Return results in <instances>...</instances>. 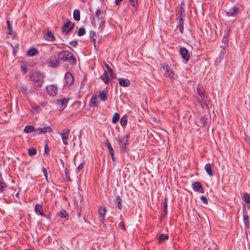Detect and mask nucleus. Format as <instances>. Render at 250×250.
<instances>
[{
	"mask_svg": "<svg viewBox=\"0 0 250 250\" xmlns=\"http://www.w3.org/2000/svg\"><path fill=\"white\" fill-rule=\"evenodd\" d=\"M99 97L102 101H105L107 99V92L104 91L100 92L99 94Z\"/></svg>",
	"mask_w": 250,
	"mask_h": 250,
	"instance_id": "b1692460",
	"label": "nucleus"
},
{
	"mask_svg": "<svg viewBox=\"0 0 250 250\" xmlns=\"http://www.w3.org/2000/svg\"><path fill=\"white\" fill-rule=\"evenodd\" d=\"M180 23L184 25V21L182 18H180L179 19V24H180Z\"/></svg>",
	"mask_w": 250,
	"mask_h": 250,
	"instance_id": "13d9d810",
	"label": "nucleus"
},
{
	"mask_svg": "<svg viewBox=\"0 0 250 250\" xmlns=\"http://www.w3.org/2000/svg\"><path fill=\"white\" fill-rule=\"evenodd\" d=\"M48 151H49V149L47 146V144H46L45 147H44V154L46 155H49V153Z\"/></svg>",
	"mask_w": 250,
	"mask_h": 250,
	"instance_id": "79ce46f5",
	"label": "nucleus"
},
{
	"mask_svg": "<svg viewBox=\"0 0 250 250\" xmlns=\"http://www.w3.org/2000/svg\"><path fill=\"white\" fill-rule=\"evenodd\" d=\"M104 66L107 69V71L109 72L110 75L111 76V78H114V72L113 70L111 69V68L110 67V66L106 63L104 64Z\"/></svg>",
	"mask_w": 250,
	"mask_h": 250,
	"instance_id": "7c9ffc66",
	"label": "nucleus"
},
{
	"mask_svg": "<svg viewBox=\"0 0 250 250\" xmlns=\"http://www.w3.org/2000/svg\"><path fill=\"white\" fill-rule=\"evenodd\" d=\"M106 212V209L105 208L102 207L99 208V214L101 218L100 219L101 221H103V220L104 219V216L105 215Z\"/></svg>",
	"mask_w": 250,
	"mask_h": 250,
	"instance_id": "6ab92c4d",
	"label": "nucleus"
},
{
	"mask_svg": "<svg viewBox=\"0 0 250 250\" xmlns=\"http://www.w3.org/2000/svg\"><path fill=\"white\" fill-rule=\"evenodd\" d=\"M68 100L66 98L62 99L57 101V106L60 110H63L67 106Z\"/></svg>",
	"mask_w": 250,
	"mask_h": 250,
	"instance_id": "6e6552de",
	"label": "nucleus"
},
{
	"mask_svg": "<svg viewBox=\"0 0 250 250\" xmlns=\"http://www.w3.org/2000/svg\"><path fill=\"white\" fill-rule=\"evenodd\" d=\"M95 32L94 31H90V37L91 38L93 39L94 41V36H95Z\"/></svg>",
	"mask_w": 250,
	"mask_h": 250,
	"instance_id": "8fccbe9b",
	"label": "nucleus"
},
{
	"mask_svg": "<svg viewBox=\"0 0 250 250\" xmlns=\"http://www.w3.org/2000/svg\"><path fill=\"white\" fill-rule=\"evenodd\" d=\"M167 199H164V212L165 213V215H166L167 213Z\"/></svg>",
	"mask_w": 250,
	"mask_h": 250,
	"instance_id": "4c0bfd02",
	"label": "nucleus"
},
{
	"mask_svg": "<svg viewBox=\"0 0 250 250\" xmlns=\"http://www.w3.org/2000/svg\"><path fill=\"white\" fill-rule=\"evenodd\" d=\"M239 12V8L238 7L233 6L226 11V14L229 17H234L237 15Z\"/></svg>",
	"mask_w": 250,
	"mask_h": 250,
	"instance_id": "0eeeda50",
	"label": "nucleus"
},
{
	"mask_svg": "<svg viewBox=\"0 0 250 250\" xmlns=\"http://www.w3.org/2000/svg\"><path fill=\"white\" fill-rule=\"evenodd\" d=\"M60 135L62 137L63 143L65 145H67L68 144V137L69 135V130L67 129L64 131V132H62L60 133Z\"/></svg>",
	"mask_w": 250,
	"mask_h": 250,
	"instance_id": "f8f14e48",
	"label": "nucleus"
},
{
	"mask_svg": "<svg viewBox=\"0 0 250 250\" xmlns=\"http://www.w3.org/2000/svg\"><path fill=\"white\" fill-rule=\"evenodd\" d=\"M243 220L244 221H249V216L247 215H244Z\"/></svg>",
	"mask_w": 250,
	"mask_h": 250,
	"instance_id": "864d4df0",
	"label": "nucleus"
},
{
	"mask_svg": "<svg viewBox=\"0 0 250 250\" xmlns=\"http://www.w3.org/2000/svg\"><path fill=\"white\" fill-rule=\"evenodd\" d=\"M207 119L204 117H202L198 122V125L201 127H204L207 124Z\"/></svg>",
	"mask_w": 250,
	"mask_h": 250,
	"instance_id": "a878e982",
	"label": "nucleus"
},
{
	"mask_svg": "<svg viewBox=\"0 0 250 250\" xmlns=\"http://www.w3.org/2000/svg\"><path fill=\"white\" fill-rule=\"evenodd\" d=\"M114 203L117 205L118 208H119L120 209H122V200L121 198L119 197V196L118 195L116 197Z\"/></svg>",
	"mask_w": 250,
	"mask_h": 250,
	"instance_id": "5701e85b",
	"label": "nucleus"
},
{
	"mask_svg": "<svg viewBox=\"0 0 250 250\" xmlns=\"http://www.w3.org/2000/svg\"><path fill=\"white\" fill-rule=\"evenodd\" d=\"M101 79L105 83L107 84L113 78H111V76L109 74H108L107 71H104V73L101 75Z\"/></svg>",
	"mask_w": 250,
	"mask_h": 250,
	"instance_id": "9b49d317",
	"label": "nucleus"
},
{
	"mask_svg": "<svg viewBox=\"0 0 250 250\" xmlns=\"http://www.w3.org/2000/svg\"><path fill=\"white\" fill-rule=\"evenodd\" d=\"M7 186L3 181L0 182V192H3L6 188Z\"/></svg>",
	"mask_w": 250,
	"mask_h": 250,
	"instance_id": "72a5a7b5",
	"label": "nucleus"
},
{
	"mask_svg": "<svg viewBox=\"0 0 250 250\" xmlns=\"http://www.w3.org/2000/svg\"><path fill=\"white\" fill-rule=\"evenodd\" d=\"M104 21L102 20H100V24L99 25V29L102 31L104 27Z\"/></svg>",
	"mask_w": 250,
	"mask_h": 250,
	"instance_id": "ea45409f",
	"label": "nucleus"
},
{
	"mask_svg": "<svg viewBox=\"0 0 250 250\" xmlns=\"http://www.w3.org/2000/svg\"><path fill=\"white\" fill-rule=\"evenodd\" d=\"M118 81L120 85L122 86L127 87L130 84V82L128 79H124L122 78L118 79Z\"/></svg>",
	"mask_w": 250,
	"mask_h": 250,
	"instance_id": "f3484780",
	"label": "nucleus"
},
{
	"mask_svg": "<svg viewBox=\"0 0 250 250\" xmlns=\"http://www.w3.org/2000/svg\"><path fill=\"white\" fill-rule=\"evenodd\" d=\"M39 54L38 50L35 47H32L30 48L27 51V55L29 56H34Z\"/></svg>",
	"mask_w": 250,
	"mask_h": 250,
	"instance_id": "4be33fe9",
	"label": "nucleus"
},
{
	"mask_svg": "<svg viewBox=\"0 0 250 250\" xmlns=\"http://www.w3.org/2000/svg\"><path fill=\"white\" fill-rule=\"evenodd\" d=\"M128 135L124 136L121 139H119V144L120 145L122 154L126 155L125 146L128 144Z\"/></svg>",
	"mask_w": 250,
	"mask_h": 250,
	"instance_id": "20e7f679",
	"label": "nucleus"
},
{
	"mask_svg": "<svg viewBox=\"0 0 250 250\" xmlns=\"http://www.w3.org/2000/svg\"><path fill=\"white\" fill-rule=\"evenodd\" d=\"M74 25L73 23H72L70 21L67 20L66 22L62 27V32L65 34L68 33L74 27Z\"/></svg>",
	"mask_w": 250,
	"mask_h": 250,
	"instance_id": "39448f33",
	"label": "nucleus"
},
{
	"mask_svg": "<svg viewBox=\"0 0 250 250\" xmlns=\"http://www.w3.org/2000/svg\"><path fill=\"white\" fill-rule=\"evenodd\" d=\"M244 221V225L246 228H249V221Z\"/></svg>",
	"mask_w": 250,
	"mask_h": 250,
	"instance_id": "603ef678",
	"label": "nucleus"
},
{
	"mask_svg": "<svg viewBox=\"0 0 250 250\" xmlns=\"http://www.w3.org/2000/svg\"><path fill=\"white\" fill-rule=\"evenodd\" d=\"M132 6L135 7L138 3V0H129Z\"/></svg>",
	"mask_w": 250,
	"mask_h": 250,
	"instance_id": "a19ab883",
	"label": "nucleus"
},
{
	"mask_svg": "<svg viewBox=\"0 0 250 250\" xmlns=\"http://www.w3.org/2000/svg\"><path fill=\"white\" fill-rule=\"evenodd\" d=\"M29 155H34L36 154L37 150L34 148H30L28 150Z\"/></svg>",
	"mask_w": 250,
	"mask_h": 250,
	"instance_id": "e433bc0d",
	"label": "nucleus"
},
{
	"mask_svg": "<svg viewBox=\"0 0 250 250\" xmlns=\"http://www.w3.org/2000/svg\"><path fill=\"white\" fill-rule=\"evenodd\" d=\"M65 83L67 86L71 85L74 82V78L71 73L68 72L66 73L64 77Z\"/></svg>",
	"mask_w": 250,
	"mask_h": 250,
	"instance_id": "9d476101",
	"label": "nucleus"
},
{
	"mask_svg": "<svg viewBox=\"0 0 250 250\" xmlns=\"http://www.w3.org/2000/svg\"><path fill=\"white\" fill-rule=\"evenodd\" d=\"M44 38L49 41H53L55 40L54 36L51 32H48Z\"/></svg>",
	"mask_w": 250,
	"mask_h": 250,
	"instance_id": "bb28decb",
	"label": "nucleus"
},
{
	"mask_svg": "<svg viewBox=\"0 0 250 250\" xmlns=\"http://www.w3.org/2000/svg\"><path fill=\"white\" fill-rule=\"evenodd\" d=\"M119 118H120L119 114L118 113H115L114 114L112 119V123L113 124H115L116 123H117L118 121Z\"/></svg>",
	"mask_w": 250,
	"mask_h": 250,
	"instance_id": "2f4dec72",
	"label": "nucleus"
},
{
	"mask_svg": "<svg viewBox=\"0 0 250 250\" xmlns=\"http://www.w3.org/2000/svg\"><path fill=\"white\" fill-rule=\"evenodd\" d=\"M73 18L76 21H79L80 20V12L77 9H75L73 12Z\"/></svg>",
	"mask_w": 250,
	"mask_h": 250,
	"instance_id": "393cba45",
	"label": "nucleus"
},
{
	"mask_svg": "<svg viewBox=\"0 0 250 250\" xmlns=\"http://www.w3.org/2000/svg\"><path fill=\"white\" fill-rule=\"evenodd\" d=\"M85 33V30L84 28L81 27L79 29L78 32V35L79 36H82L84 35Z\"/></svg>",
	"mask_w": 250,
	"mask_h": 250,
	"instance_id": "58836bf2",
	"label": "nucleus"
},
{
	"mask_svg": "<svg viewBox=\"0 0 250 250\" xmlns=\"http://www.w3.org/2000/svg\"><path fill=\"white\" fill-rule=\"evenodd\" d=\"M243 200L249 204H250V195L248 193H245L243 195Z\"/></svg>",
	"mask_w": 250,
	"mask_h": 250,
	"instance_id": "473e14b6",
	"label": "nucleus"
},
{
	"mask_svg": "<svg viewBox=\"0 0 250 250\" xmlns=\"http://www.w3.org/2000/svg\"><path fill=\"white\" fill-rule=\"evenodd\" d=\"M179 51L182 58L186 61H188L190 58L188 50L186 48L181 47Z\"/></svg>",
	"mask_w": 250,
	"mask_h": 250,
	"instance_id": "1a4fd4ad",
	"label": "nucleus"
},
{
	"mask_svg": "<svg viewBox=\"0 0 250 250\" xmlns=\"http://www.w3.org/2000/svg\"><path fill=\"white\" fill-rule=\"evenodd\" d=\"M58 57L59 60L68 62L71 64H74L76 62V59L73 54L68 51H62L59 52L58 54Z\"/></svg>",
	"mask_w": 250,
	"mask_h": 250,
	"instance_id": "f257e3e1",
	"label": "nucleus"
},
{
	"mask_svg": "<svg viewBox=\"0 0 250 250\" xmlns=\"http://www.w3.org/2000/svg\"><path fill=\"white\" fill-rule=\"evenodd\" d=\"M200 199L205 204H207L208 203V200L205 196H202Z\"/></svg>",
	"mask_w": 250,
	"mask_h": 250,
	"instance_id": "a18cd8bd",
	"label": "nucleus"
},
{
	"mask_svg": "<svg viewBox=\"0 0 250 250\" xmlns=\"http://www.w3.org/2000/svg\"><path fill=\"white\" fill-rule=\"evenodd\" d=\"M123 0H115V3L116 5H119L120 2H122Z\"/></svg>",
	"mask_w": 250,
	"mask_h": 250,
	"instance_id": "5fc2aeb1",
	"label": "nucleus"
},
{
	"mask_svg": "<svg viewBox=\"0 0 250 250\" xmlns=\"http://www.w3.org/2000/svg\"><path fill=\"white\" fill-rule=\"evenodd\" d=\"M83 167V164H81L80 165H79L78 167V169H79V170H81Z\"/></svg>",
	"mask_w": 250,
	"mask_h": 250,
	"instance_id": "6e6d98bb",
	"label": "nucleus"
},
{
	"mask_svg": "<svg viewBox=\"0 0 250 250\" xmlns=\"http://www.w3.org/2000/svg\"><path fill=\"white\" fill-rule=\"evenodd\" d=\"M198 96L197 99L199 102H205L206 100L207 96L203 90L198 89Z\"/></svg>",
	"mask_w": 250,
	"mask_h": 250,
	"instance_id": "ddd939ff",
	"label": "nucleus"
},
{
	"mask_svg": "<svg viewBox=\"0 0 250 250\" xmlns=\"http://www.w3.org/2000/svg\"><path fill=\"white\" fill-rule=\"evenodd\" d=\"M178 28H179L180 32L181 33H183L184 30V25L180 23V24H179L178 26Z\"/></svg>",
	"mask_w": 250,
	"mask_h": 250,
	"instance_id": "de8ad7c7",
	"label": "nucleus"
},
{
	"mask_svg": "<svg viewBox=\"0 0 250 250\" xmlns=\"http://www.w3.org/2000/svg\"><path fill=\"white\" fill-rule=\"evenodd\" d=\"M23 131L26 133L36 132V134H37L38 130L37 128H35L34 126L26 125Z\"/></svg>",
	"mask_w": 250,
	"mask_h": 250,
	"instance_id": "a211bd4d",
	"label": "nucleus"
},
{
	"mask_svg": "<svg viewBox=\"0 0 250 250\" xmlns=\"http://www.w3.org/2000/svg\"><path fill=\"white\" fill-rule=\"evenodd\" d=\"M43 78L44 75L42 73L37 71L32 73L30 76V79L32 81L35 83H39V87L42 86L43 83Z\"/></svg>",
	"mask_w": 250,
	"mask_h": 250,
	"instance_id": "f03ea898",
	"label": "nucleus"
},
{
	"mask_svg": "<svg viewBox=\"0 0 250 250\" xmlns=\"http://www.w3.org/2000/svg\"><path fill=\"white\" fill-rule=\"evenodd\" d=\"M37 134L45 133L52 131V128L50 126H44L41 128H37Z\"/></svg>",
	"mask_w": 250,
	"mask_h": 250,
	"instance_id": "dca6fc26",
	"label": "nucleus"
},
{
	"mask_svg": "<svg viewBox=\"0 0 250 250\" xmlns=\"http://www.w3.org/2000/svg\"><path fill=\"white\" fill-rule=\"evenodd\" d=\"M49 65L53 67H56L58 66L60 63L59 60H57L56 58L52 59L49 62Z\"/></svg>",
	"mask_w": 250,
	"mask_h": 250,
	"instance_id": "aec40b11",
	"label": "nucleus"
},
{
	"mask_svg": "<svg viewBox=\"0 0 250 250\" xmlns=\"http://www.w3.org/2000/svg\"><path fill=\"white\" fill-rule=\"evenodd\" d=\"M92 100H94V102H93V104L94 106L96 105V101H95V100H96V98H92Z\"/></svg>",
	"mask_w": 250,
	"mask_h": 250,
	"instance_id": "bf43d9fd",
	"label": "nucleus"
},
{
	"mask_svg": "<svg viewBox=\"0 0 250 250\" xmlns=\"http://www.w3.org/2000/svg\"><path fill=\"white\" fill-rule=\"evenodd\" d=\"M8 30L11 32L12 30V26L9 21H6Z\"/></svg>",
	"mask_w": 250,
	"mask_h": 250,
	"instance_id": "37998d69",
	"label": "nucleus"
},
{
	"mask_svg": "<svg viewBox=\"0 0 250 250\" xmlns=\"http://www.w3.org/2000/svg\"><path fill=\"white\" fill-rule=\"evenodd\" d=\"M106 147H107L109 151L110 152L111 156H113L114 155V151H113L112 148L111 147V145L109 143H107L106 144Z\"/></svg>",
	"mask_w": 250,
	"mask_h": 250,
	"instance_id": "c9c22d12",
	"label": "nucleus"
},
{
	"mask_svg": "<svg viewBox=\"0 0 250 250\" xmlns=\"http://www.w3.org/2000/svg\"><path fill=\"white\" fill-rule=\"evenodd\" d=\"M205 169L208 174L209 176H212L213 174L211 171V167L209 163H208L205 165Z\"/></svg>",
	"mask_w": 250,
	"mask_h": 250,
	"instance_id": "cd10ccee",
	"label": "nucleus"
},
{
	"mask_svg": "<svg viewBox=\"0 0 250 250\" xmlns=\"http://www.w3.org/2000/svg\"><path fill=\"white\" fill-rule=\"evenodd\" d=\"M16 87L19 92L22 93L24 96H27L29 94H32L33 91L31 89H28L23 84L21 83H17L16 85Z\"/></svg>",
	"mask_w": 250,
	"mask_h": 250,
	"instance_id": "7ed1b4c3",
	"label": "nucleus"
},
{
	"mask_svg": "<svg viewBox=\"0 0 250 250\" xmlns=\"http://www.w3.org/2000/svg\"><path fill=\"white\" fill-rule=\"evenodd\" d=\"M46 89L50 96L56 95L58 91V87L54 84H51L46 87Z\"/></svg>",
	"mask_w": 250,
	"mask_h": 250,
	"instance_id": "423d86ee",
	"label": "nucleus"
},
{
	"mask_svg": "<svg viewBox=\"0 0 250 250\" xmlns=\"http://www.w3.org/2000/svg\"><path fill=\"white\" fill-rule=\"evenodd\" d=\"M168 235L167 234H162L160 235L159 238V243H162L164 241L168 239Z\"/></svg>",
	"mask_w": 250,
	"mask_h": 250,
	"instance_id": "c85d7f7f",
	"label": "nucleus"
},
{
	"mask_svg": "<svg viewBox=\"0 0 250 250\" xmlns=\"http://www.w3.org/2000/svg\"><path fill=\"white\" fill-rule=\"evenodd\" d=\"M119 227L123 230L125 229V226L124 223L123 222H121L119 224Z\"/></svg>",
	"mask_w": 250,
	"mask_h": 250,
	"instance_id": "c03bdc74",
	"label": "nucleus"
},
{
	"mask_svg": "<svg viewBox=\"0 0 250 250\" xmlns=\"http://www.w3.org/2000/svg\"><path fill=\"white\" fill-rule=\"evenodd\" d=\"M92 24L93 26H95L96 25V24H95V18L94 17H93V20L91 21Z\"/></svg>",
	"mask_w": 250,
	"mask_h": 250,
	"instance_id": "4d7b16f0",
	"label": "nucleus"
},
{
	"mask_svg": "<svg viewBox=\"0 0 250 250\" xmlns=\"http://www.w3.org/2000/svg\"><path fill=\"white\" fill-rule=\"evenodd\" d=\"M127 122V116L125 115L123 116L121 120H120V123L122 126H125L126 125Z\"/></svg>",
	"mask_w": 250,
	"mask_h": 250,
	"instance_id": "c756f323",
	"label": "nucleus"
},
{
	"mask_svg": "<svg viewBox=\"0 0 250 250\" xmlns=\"http://www.w3.org/2000/svg\"><path fill=\"white\" fill-rule=\"evenodd\" d=\"M58 214V216L61 217V218H65L67 215V213L66 211L65 210H62L60 211Z\"/></svg>",
	"mask_w": 250,
	"mask_h": 250,
	"instance_id": "f704fd0d",
	"label": "nucleus"
},
{
	"mask_svg": "<svg viewBox=\"0 0 250 250\" xmlns=\"http://www.w3.org/2000/svg\"><path fill=\"white\" fill-rule=\"evenodd\" d=\"M43 208L42 204H37L36 205L35 207V212L42 216H44V214L43 212Z\"/></svg>",
	"mask_w": 250,
	"mask_h": 250,
	"instance_id": "2eb2a0df",
	"label": "nucleus"
},
{
	"mask_svg": "<svg viewBox=\"0 0 250 250\" xmlns=\"http://www.w3.org/2000/svg\"><path fill=\"white\" fill-rule=\"evenodd\" d=\"M192 186L195 191H198L202 193L204 192V189L202 188V185L199 182H195L192 184Z\"/></svg>",
	"mask_w": 250,
	"mask_h": 250,
	"instance_id": "4468645a",
	"label": "nucleus"
},
{
	"mask_svg": "<svg viewBox=\"0 0 250 250\" xmlns=\"http://www.w3.org/2000/svg\"><path fill=\"white\" fill-rule=\"evenodd\" d=\"M42 172L43 173V174H44L46 179L47 180V169L45 168H43L42 169Z\"/></svg>",
	"mask_w": 250,
	"mask_h": 250,
	"instance_id": "49530a36",
	"label": "nucleus"
},
{
	"mask_svg": "<svg viewBox=\"0 0 250 250\" xmlns=\"http://www.w3.org/2000/svg\"><path fill=\"white\" fill-rule=\"evenodd\" d=\"M112 159L113 161H115V157H112Z\"/></svg>",
	"mask_w": 250,
	"mask_h": 250,
	"instance_id": "052dcab7",
	"label": "nucleus"
},
{
	"mask_svg": "<svg viewBox=\"0 0 250 250\" xmlns=\"http://www.w3.org/2000/svg\"><path fill=\"white\" fill-rule=\"evenodd\" d=\"M70 45L76 47L78 45V42L76 41H73L70 42Z\"/></svg>",
	"mask_w": 250,
	"mask_h": 250,
	"instance_id": "09e8293b",
	"label": "nucleus"
},
{
	"mask_svg": "<svg viewBox=\"0 0 250 250\" xmlns=\"http://www.w3.org/2000/svg\"><path fill=\"white\" fill-rule=\"evenodd\" d=\"M167 75L168 76L170 77V78H172L173 77L172 73L170 72L168 69L167 70Z\"/></svg>",
	"mask_w": 250,
	"mask_h": 250,
	"instance_id": "3c124183",
	"label": "nucleus"
},
{
	"mask_svg": "<svg viewBox=\"0 0 250 250\" xmlns=\"http://www.w3.org/2000/svg\"><path fill=\"white\" fill-rule=\"evenodd\" d=\"M103 12L102 8H99L96 10L94 16L96 17L98 20H100L103 19Z\"/></svg>",
	"mask_w": 250,
	"mask_h": 250,
	"instance_id": "412c9836",
	"label": "nucleus"
}]
</instances>
